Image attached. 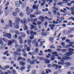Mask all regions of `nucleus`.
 Listing matches in <instances>:
<instances>
[{"mask_svg": "<svg viewBox=\"0 0 74 74\" xmlns=\"http://www.w3.org/2000/svg\"><path fill=\"white\" fill-rule=\"evenodd\" d=\"M34 54V52H32V53H31V52H29L28 53V55H33Z\"/></svg>", "mask_w": 74, "mask_h": 74, "instance_id": "obj_51", "label": "nucleus"}, {"mask_svg": "<svg viewBox=\"0 0 74 74\" xmlns=\"http://www.w3.org/2000/svg\"><path fill=\"white\" fill-rule=\"evenodd\" d=\"M51 54H52V56L55 57V56H58L59 55L58 54V53L56 52H53L51 53Z\"/></svg>", "mask_w": 74, "mask_h": 74, "instance_id": "obj_10", "label": "nucleus"}, {"mask_svg": "<svg viewBox=\"0 0 74 74\" xmlns=\"http://www.w3.org/2000/svg\"><path fill=\"white\" fill-rule=\"evenodd\" d=\"M3 36L4 37H7L8 38H11V35L10 33H7L5 34L4 32H3Z\"/></svg>", "mask_w": 74, "mask_h": 74, "instance_id": "obj_5", "label": "nucleus"}, {"mask_svg": "<svg viewBox=\"0 0 74 74\" xmlns=\"http://www.w3.org/2000/svg\"><path fill=\"white\" fill-rule=\"evenodd\" d=\"M52 9L54 10H56L57 11H58V8L55 6H53L52 7Z\"/></svg>", "mask_w": 74, "mask_h": 74, "instance_id": "obj_28", "label": "nucleus"}, {"mask_svg": "<svg viewBox=\"0 0 74 74\" xmlns=\"http://www.w3.org/2000/svg\"><path fill=\"white\" fill-rule=\"evenodd\" d=\"M5 67L6 69H10V66L8 65H7L5 66Z\"/></svg>", "mask_w": 74, "mask_h": 74, "instance_id": "obj_60", "label": "nucleus"}, {"mask_svg": "<svg viewBox=\"0 0 74 74\" xmlns=\"http://www.w3.org/2000/svg\"><path fill=\"white\" fill-rule=\"evenodd\" d=\"M8 52H9L8 51H6V52L3 53V54L5 55H6V54L7 55V54H8Z\"/></svg>", "mask_w": 74, "mask_h": 74, "instance_id": "obj_50", "label": "nucleus"}, {"mask_svg": "<svg viewBox=\"0 0 74 74\" xmlns=\"http://www.w3.org/2000/svg\"><path fill=\"white\" fill-rule=\"evenodd\" d=\"M7 72L8 73V74H11V71H10V70H8L7 71Z\"/></svg>", "mask_w": 74, "mask_h": 74, "instance_id": "obj_63", "label": "nucleus"}, {"mask_svg": "<svg viewBox=\"0 0 74 74\" xmlns=\"http://www.w3.org/2000/svg\"><path fill=\"white\" fill-rule=\"evenodd\" d=\"M44 60L45 61V63L46 64H49V63H50L51 62V61L48 59H44Z\"/></svg>", "mask_w": 74, "mask_h": 74, "instance_id": "obj_8", "label": "nucleus"}, {"mask_svg": "<svg viewBox=\"0 0 74 74\" xmlns=\"http://www.w3.org/2000/svg\"><path fill=\"white\" fill-rule=\"evenodd\" d=\"M35 27V26H34L33 25H31V29H34V28Z\"/></svg>", "mask_w": 74, "mask_h": 74, "instance_id": "obj_52", "label": "nucleus"}, {"mask_svg": "<svg viewBox=\"0 0 74 74\" xmlns=\"http://www.w3.org/2000/svg\"><path fill=\"white\" fill-rule=\"evenodd\" d=\"M32 8L34 10L35 9H37V5H34L32 6Z\"/></svg>", "mask_w": 74, "mask_h": 74, "instance_id": "obj_20", "label": "nucleus"}, {"mask_svg": "<svg viewBox=\"0 0 74 74\" xmlns=\"http://www.w3.org/2000/svg\"><path fill=\"white\" fill-rule=\"evenodd\" d=\"M14 41H15V40H13L12 41L9 40L8 41V45L11 46L12 45V44L13 43Z\"/></svg>", "mask_w": 74, "mask_h": 74, "instance_id": "obj_9", "label": "nucleus"}, {"mask_svg": "<svg viewBox=\"0 0 74 74\" xmlns=\"http://www.w3.org/2000/svg\"><path fill=\"white\" fill-rule=\"evenodd\" d=\"M15 32L16 34H17V35H18L19 34V32H18V31H15Z\"/></svg>", "mask_w": 74, "mask_h": 74, "instance_id": "obj_54", "label": "nucleus"}, {"mask_svg": "<svg viewBox=\"0 0 74 74\" xmlns=\"http://www.w3.org/2000/svg\"><path fill=\"white\" fill-rule=\"evenodd\" d=\"M38 58H39V59L40 60H44V58L42 57H38Z\"/></svg>", "mask_w": 74, "mask_h": 74, "instance_id": "obj_32", "label": "nucleus"}, {"mask_svg": "<svg viewBox=\"0 0 74 74\" xmlns=\"http://www.w3.org/2000/svg\"><path fill=\"white\" fill-rule=\"evenodd\" d=\"M15 22L16 23L14 25V27L16 29L19 28V18L17 17L15 18Z\"/></svg>", "mask_w": 74, "mask_h": 74, "instance_id": "obj_2", "label": "nucleus"}, {"mask_svg": "<svg viewBox=\"0 0 74 74\" xmlns=\"http://www.w3.org/2000/svg\"><path fill=\"white\" fill-rule=\"evenodd\" d=\"M41 23H42L41 21H38L37 22L38 25H41Z\"/></svg>", "mask_w": 74, "mask_h": 74, "instance_id": "obj_64", "label": "nucleus"}, {"mask_svg": "<svg viewBox=\"0 0 74 74\" xmlns=\"http://www.w3.org/2000/svg\"><path fill=\"white\" fill-rule=\"evenodd\" d=\"M32 44H35V46L36 47H37V42L36 41V40H35L33 41L32 42Z\"/></svg>", "mask_w": 74, "mask_h": 74, "instance_id": "obj_14", "label": "nucleus"}, {"mask_svg": "<svg viewBox=\"0 0 74 74\" xmlns=\"http://www.w3.org/2000/svg\"><path fill=\"white\" fill-rule=\"evenodd\" d=\"M55 67L56 68H57V69H58V67H59V65L56 64H53L52 65V67Z\"/></svg>", "mask_w": 74, "mask_h": 74, "instance_id": "obj_19", "label": "nucleus"}, {"mask_svg": "<svg viewBox=\"0 0 74 74\" xmlns=\"http://www.w3.org/2000/svg\"><path fill=\"white\" fill-rule=\"evenodd\" d=\"M34 38V35H31L30 36V40H32Z\"/></svg>", "mask_w": 74, "mask_h": 74, "instance_id": "obj_37", "label": "nucleus"}, {"mask_svg": "<svg viewBox=\"0 0 74 74\" xmlns=\"http://www.w3.org/2000/svg\"><path fill=\"white\" fill-rule=\"evenodd\" d=\"M66 51H67V49H63L62 50V52H66Z\"/></svg>", "mask_w": 74, "mask_h": 74, "instance_id": "obj_61", "label": "nucleus"}, {"mask_svg": "<svg viewBox=\"0 0 74 74\" xmlns=\"http://www.w3.org/2000/svg\"><path fill=\"white\" fill-rule=\"evenodd\" d=\"M66 41L67 43L70 44L69 45H68L66 46V48H67V47H72L73 45V44H74V42H70V40L69 39H66Z\"/></svg>", "mask_w": 74, "mask_h": 74, "instance_id": "obj_4", "label": "nucleus"}, {"mask_svg": "<svg viewBox=\"0 0 74 74\" xmlns=\"http://www.w3.org/2000/svg\"><path fill=\"white\" fill-rule=\"evenodd\" d=\"M16 51L17 52H21V50L20 49H17Z\"/></svg>", "mask_w": 74, "mask_h": 74, "instance_id": "obj_44", "label": "nucleus"}, {"mask_svg": "<svg viewBox=\"0 0 74 74\" xmlns=\"http://www.w3.org/2000/svg\"><path fill=\"white\" fill-rule=\"evenodd\" d=\"M15 4V6L16 7H20V4L19 2H16Z\"/></svg>", "mask_w": 74, "mask_h": 74, "instance_id": "obj_17", "label": "nucleus"}, {"mask_svg": "<svg viewBox=\"0 0 74 74\" xmlns=\"http://www.w3.org/2000/svg\"><path fill=\"white\" fill-rule=\"evenodd\" d=\"M68 50L69 51H74V50L71 48H69L68 49Z\"/></svg>", "mask_w": 74, "mask_h": 74, "instance_id": "obj_57", "label": "nucleus"}, {"mask_svg": "<svg viewBox=\"0 0 74 74\" xmlns=\"http://www.w3.org/2000/svg\"><path fill=\"white\" fill-rule=\"evenodd\" d=\"M53 18H49L47 19V21H51L52 20H53Z\"/></svg>", "mask_w": 74, "mask_h": 74, "instance_id": "obj_62", "label": "nucleus"}, {"mask_svg": "<svg viewBox=\"0 0 74 74\" xmlns=\"http://www.w3.org/2000/svg\"><path fill=\"white\" fill-rule=\"evenodd\" d=\"M67 59H71V58L68 57L67 56H65L64 57H63L62 60H61V62L62 63L60 62H58V64H59V65H60V64H61V65L64 64V60H67Z\"/></svg>", "mask_w": 74, "mask_h": 74, "instance_id": "obj_1", "label": "nucleus"}, {"mask_svg": "<svg viewBox=\"0 0 74 74\" xmlns=\"http://www.w3.org/2000/svg\"><path fill=\"white\" fill-rule=\"evenodd\" d=\"M55 26V24H50L49 25V27H50V29L51 30H53V27Z\"/></svg>", "mask_w": 74, "mask_h": 74, "instance_id": "obj_15", "label": "nucleus"}, {"mask_svg": "<svg viewBox=\"0 0 74 74\" xmlns=\"http://www.w3.org/2000/svg\"><path fill=\"white\" fill-rule=\"evenodd\" d=\"M19 64L21 65V66H23V65H25V64H26V63H25V62L22 61H20L19 62Z\"/></svg>", "mask_w": 74, "mask_h": 74, "instance_id": "obj_13", "label": "nucleus"}, {"mask_svg": "<svg viewBox=\"0 0 74 74\" xmlns=\"http://www.w3.org/2000/svg\"><path fill=\"white\" fill-rule=\"evenodd\" d=\"M66 4H67V3H68V1L67 0H62Z\"/></svg>", "mask_w": 74, "mask_h": 74, "instance_id": "obj_49", "label": "nucleus"}, {"mask_svg": "<svg viewBox=\"0 0 74 74\" xmlns=\"http://www.w3.org/2000/svg\"><path fill=\"white\" fill-rule=\"evenodd\" d=\"M46 70V73L47 74H49V73H51L52 72V71L51 70L49 69H45Z\"/></svg>", "mask_w": 74, "mask_h": 74, "instance_id": "obj_16", "label": "nucleus"}, {"mask_svg": "<svg viewBox=\"0 0 74 74\" xmlns=\"http://www.w3.org/2000/svg\"><path fill=\"white\" fill-rule=\"evenodd\" d=\"M32 73L31 74H37L36 73V71L35 70H32Z\"/></svg>", "mask_w": 74, "mask_h": 74, "instance_id": "obj_35", "label": "nucleus"}, {"mask_svg": "<svg viewBox=\"0 0 74 74\" xmlns=\"http://www.w3.org/2000/svg\"><path fill=\"white\" fill-rule=\"evenodd\" d=\"M23 55L24 57H26V56H27V54H26V53L25 52L23 53Z\"/></svg>", "mask_w": 74, "mask_h": 74, "instance_id": "obj_39", "label": "nucleus"}, {"mask_svg": "<svg viewBox=\"0 0 74 74\" xmlns=\"http://www.w3.org/2000/svg\"><path fill=\"white\" fill-rule=\"evenodd\" d=\"M19 21L20 23L23 24V25H26L27 23V21L26 18H24L23 19V20L22 19H20L19 18Z\"/></svg>", "mask_w": 74, "mask_h": 74, "instance_id": "obj_3", "label": "nucleus"}, {"mask_svg": "<svg viewBox=\"0 0 74 74\" xmlns=\"http://www.w3.org/2000/svg\"><path fill=\"white\" fill-rule=\"evenodd\" d=\"M69 19H72L73 21H74V17H71L69 18Z\"/></svg>", "mask_w": 74, "mask_h": 74, "instance_id": "obj_56", "label": "nucleus"}, {"mask_svg": "<svg viewBox=\"0 0 74 74\" xmlns=\"http://www.w3.org/2000/svg\"><path fill=\"white\" fill-rule=\"evenodd\" d=\"M1 49H5L6 50V49H8V47H0Z\"/></svg>", "mask_w": 74, "mask_h": 74, "instance_id": "obj_34", "label": "nucleus"}, {"mask_svg": "<svg viewBox=\"0 0 74 74\" xmlns=\"http://www.w3.org/2000/svg\"><path fill=\"white\" fill-rule=\"evenodd\" d=\"M36 16H34V15L30 14V18H34Z\"/></svg>", "mask_w": 74, "mask_h": 74, "instance_id": "obj_42", "label": "nucleus"}, {"mask_svg": "<svg viewBox=\"0 0 74 74\" xmlns=\"http://www.w3.org/2000/svg\"><path fill=\"white\" fill-rule=\"evenodd\" d=\"M9 24L8 25H5L6 27H12V26L13 24H12V22L11 20H9Z\"/></svg>", "mask_w": 74, "mask_h": 74, "instance_id": "obj_6", "label": "nucleus"}, {"mask_svg": "<svg viewBox=\"0 0 74 74\" xmlns=\"http://www.w3.org/2000/svg\"><path fill=\"white\" fill-rule=\"evenodd\" d=\"M2 39L3 40V41H5V42H8V41L7 40V39L5 38H2Z\"/></svg>", "mask_w": 74, "mask_h": 74, "instance_id": "obj_40", "label": "nucleus"}, {"mask_svg": "<svg viewBox=\"0 0 74 74\" xmlns=\"http://www.w3.org/2000/svg\"><path fill=\"white\" fill-rule=\"evenodd\" d=\"M27 43L29 45H31V42L30 40H28L27 42Z\"/></svg>", "mask_w": 74, "mask_h": 74, "instance_id": "obj_46", "label": "nucleus"}, {"mask_svg": "<svg viewBox=\"0 0 74 74\" xmlns=\"http://www.w3.org/2000/svg\"><path fill=\"white\" fill-rule=\"evenodd\" d=\"M25 69V67L23 66V67H20V69L21 71H23V70H24V69Z\"/></svg>", "mask_w": 74, "mask_h": 74, "instance_id": "obj_24", "label": "nucleus"}, {"mask_svg": "<svg viewBox=\"0 0 74 74\" xmlns=\"http://www.w3.org/2000/svg\"><path fill=\"white\" fill-rule=\"evenodd\" d=\"M20 16L21 17H22L23 16V13L22 12H20L19 14Z\"/></svg>", "mask_w": 74, "mask_h": 74, "instance_id": "obj_47", "label": "nucleus"}, {"mask_svg": "<svg viewBox=\"0 0 74 74\" xmlns=\"http://www.w3.org/2000/svg\"><path fill=\"white\" fill-rule=\"evenodd\" d=\"M41 35L42 36H47V34L46 33H44V32H42L41 33Z\"/></svg>", "mask_w": 74, "mask_h": 74, "instance_id": "obj_29", "label": "nucleus"}, {"mask_svg": "<svg viewBox=\"0 0 74 74\" xmlns=\"http://www.w3.org/2000/svg\"><path fill=\"white\" fill-rule=\"evenodd\" d=\"M49 41H52L53 39H54V38H51V37H49Z\"/></svg>", "mask_w": 74, "mask_h": 74, "instance_id": "obj_36", "label": "nucleus"}, {"mask_svg": "<svg viewBox=\"0 0 74 74\" xmlns=\"http://www.w3.org/2000/svg\"><path fill=\"white\" fill-rule=\"evenodd\" d=\"M24 26L23 27V29L24 30H27V29H28V28L27 27V26L26 25H24Z\"/></svg>", "mask_w": 74, "mask_h": 74, "instance_id": "obj_21", "label": "nucleus"}, {"mask_svg": "<svg viewBox=\"0 0 74 74\" xmlns=\"http://www.w3.org/2000/svg\"><path fill=\"white\" fill-rule=\"evenodd\" d=\"M38 19L39 20H41V19H45V18L43 17V16H41L39 17Z\"/></svg>", "mask_w": 74, "mask_h": 74, "instance_id": "obj_27", "label": "nucleus"}, {"mask_svg": "<svg viewBox=\"0 0 74 74\" xmlns=\"http://www.w3.org/2000/svg\"><path fill=\"white\" fill-rule=\"evenodd\" d=\"M0 69L2 70H5V68L4 67H2V66L0 65Z\"/></svg>", "mask_w": 74, "mask_h": 74, "instance_id": "obj_45", "label": "nucleus"}, {"mask_svg": "<svg viewBox=\"0 0 74 74\" xmlns=\"http://www.w3.org/2000/svg\"><path fill=\"white\" fill-rule=\"evenodd\" d=\"M62 4H63V2H59L58 3V5H62Z\"/></svg>", "mask_w": 74, "mask_h": 74, "instance_id": "obj_58", "label": "nucleus"}, {"mask_svg": "<svg viewBox=\"0 0 74 74\" xmlns=\"http://www.w3.org/2000/svg\"><path fill=\"white\" fill-rule=\"evenodd\" d=\"M61 44L63 46H65V43L63 42H62L61 43Z\"/></svg>", "mask_w": 74, "mask_h": 74, "instance_id": "obj_59", "label": "nucleus"}, {"mask_svg": "<svg viewBox=\"0 0 74 74\" xmlns=\"http://www.w3.org/2000/svg\"><path fill=\"white\" fill-rule=\"evenodd\" d=\"M47 66L49 68H51V67H52V65L51 64H47Z\"/></svg>", "mask_w": 74, "mask_h": 74, "instance_id": "obj_38", "label": "nucleus"}, {"mask_svg": "<svg viewBox=\"0 0 74 74\" xmlns=\"http://www.w3.org/2000/svg\"><path fill=\"white\" fill-rule=\"evenodd\" d=\"M37 21V19H34V21L33 23V25H37V24H36V21Z\"/></svg>", "mask_w": 74, "mask_h": 74, "instance_id": "obj_18", "label": "nucleus"}, {"mask_svg": "<svg viewBox=\"0 0 74 74\" xmlns=\"http://www.w3.org/2000/svg\"><path fill=\"white\" fill-rule=\"evenodd\" d=\"M53 52V51L51 50L50 49H49L48 50V52H49V53H51V52Z\"/></svg>", "mask_w": 74, "mask_h": 74, "instance_id": "obj_53", "label": "nucleus"}, {"mask_svg": "<svg viewBox=\"0 0 74 74\" xmlns=\"http://www.w3.org/2000/svg\"><path fill=\"white\" fill-rule=\"evenodd\" d=\"M0 44L1 45L3 44V42L1 39L0 40Z\"/></svg>", "mask_w": 74, "mask_h": 74, "instance_id": "obj_55", "label": "nucleus"}, {"mask_svg": "<svg viewBox=\"0 0 74 74\" xmlns=\"http://www.w3.org/2000/svg\"><path fill=\"white\" fill-rule=\"evenodd\" d=\"M53 14L55 15H56V13H57V12L56 10H54L53 11Z\"/></svg>", "mask_w": 74, "mask_h": 74, "instance_id": "obj_41", "label": "nucleus"}, {"mask_svg": "<svg viewBox=\"0 0 74 74\" xmlns=\"http://www.w3.org/2000/svg\"><path fill=\"white\" fill-rule=\"evenodd\" d=\"M46 57L47 58H50L52 57V55L51 54L49 53L46 56Z\"/></svg>", "mask_w": 74, "mask_h": 74, "instance_id": "obj_23", "label": "nucleus"}, {"mask_svg": "<svg viewBox=\"0 0 74 74\" xmlns=\"http://www.w3.org/2000/svg\"><path fill=\"white\" fill-rule=\"evenodd\" d=\"M55 59V58L54 56H51V58L50 59V60H51V61H53Z\"/></svg>", "mask_w": 74, "mask_h": 74, "instance_id": "obj_33", "label": "nucleus"}, {"mask_svg": "<svg viewBox=\"0 0 74 74\" xmlns=\"http://www.w3.org/2000/svg\"><path fill=\"white\" fill-rule=\"evenodd\" d=\"M12 74H16V71L14 69H13L12 71Z\"/></svg>", "mask_w": 74, "mask_h": 74, "instance_id": "obj_31", "label": "nucleus"}, {"mask_svg": "<svg viewBox=\"0 0 74 74\" xmlns=\"http://www.w3.org/2000/svg\"><path fill=\"white\" fill-rule=\"evenodd\" d=\"M26 11L27 15H29V14L30 13V9L29 7H27L26 8Z\"/></svg>", "mask_w": 74, "mask_h": 74, "instance_id": "obj_7", "label": "nucleus"}, {"mask_svg": "<svg viewBox=\"0 0 74 74\" xmlns=\"http://www.w3.org/2000/svg\"><path fill=\"white\" fill-rule=\"evenodd\" d=\"M22 59V57H18V58L17 59V60H18V61H19V60H21V59Z\"/></svg>", "mask_w": 74, "mask_h": 74, "instance_id": "obj_43", "label": "nucleus"}, {"mask_svg": "<svg viewBox=\"0 0 74 74\" xmlns=\"http://www.w3.org/2000/svg\"><path fill=\"white\" fill-rule=\"evenodd\" d=\"M12 15L14 16H17V13L15 12H13L12 13Z\"/></svg>", "mask_w": 74, "mask_h": 74, "instance_id": "obj_25", "label": "nucleus"}, {"mask_svg": "<svg viewBox=\"0 0 74 74\" xmlns=\"http://www.w3.org/2000/svg\"><path fill=\"white\" fill-rule=\"evenodd\" d=\"M73 53H74L71 52V51H69V53H66V56H70V55H72V54Z\"/></svg>", "mask_w": 74, "mask_h": 74, "instance_id": "obj_11", "label": "nucleus"}, {"mask_svg": "<svg viewBox=\"0 0 74 74\" xmlns=\"http://www.w3.org/2000/svg\"><path fill=\"white\" fill-rule=\"evenodd\" d=\"M27 51H28V52H29L30 51V48L29 47H27V48H26Z\"/></svg>", "mask_w": 74, "mask_h": 74, "instance_id": "obj_48", "label": "nucleus"}, {"mask_svg": "<svg viewBox=\"0 0 74 74\" xmlns=\"http://www.w3.org/2000/svg\"><path fill=\"white\" fill-rule=\"evenodd\" d=\"M66 64L67 66H71V63L69 62H66Z\"/></svg>", "mask_w": 74, "mask_h": 74, "instance_id": "obj_26", "label": "nucleus"}, {"mask_svg": "<svg viewBox=\"0 0 74 74\" xmlns=\"http://www.w3.org/2000/svg\"><path fill=\"white\" fill-rule=\"evenodd\" d=\"M21 34L23 37H26V34L25 33L21 32Z\"/></svg>", "mask_w": 74, "mask_h": 74, "instance_id": "obj_22", "label": "nucleus"}, {"mask_svg": "<svg viewBox=\"0 0 74 74\" xmlns=\"http://www.w3.org/2000/svg\"><path fill=\"white\" fill-rule=\"evenodd\" d=\"M37 59L36 60H34L33 61H32L30 62V64H35V63H37Z\"/></svg>", "mask_w": 74, "mask_h": 74, "instance_id": "obj_12", "label": "nucleus"}, {"mask_svg": "<svg viewBox=\"0 0 74 74\" xmlns=\"http://www.w3.org/2000/svg\"><path fill=\"white\" fill-rule=\"evenodd\" d=\"M15 11H16V12L17 13H18V12H20V10H19V9L18 8H16V9Z\"/></svg>", "mask_w": 74, "mask_h": 74, "instance_id": "obj_30", "label": "nucleus"}]
</instances>
